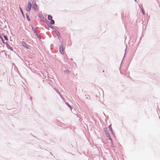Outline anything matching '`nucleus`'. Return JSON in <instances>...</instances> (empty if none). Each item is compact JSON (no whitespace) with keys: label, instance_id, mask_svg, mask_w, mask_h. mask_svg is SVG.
I'll return each instance as SVG.
<instances>
[{"label":"nucleus","instance_id":"obj_14","mask_svg":"<svg viewBox=\"0 0 160 160\" xmlns=\"http://www.w3.org/2000/svg\"><path fill=\"white\" fill-rule=\"evenodd\" d=\"M20 11H21V12L22 15H23V11L22 10V8H21V7H20Z\"/></svg>","mask_w":160,"mask_h":160},{"label":"nucleus","instance_id":"obj_6","mask_svg":"<svg viewBox=\"0 0 160 160\" xmlns=\"http://www.w3.org/2000/svg\"><path fill=\"white\" fill-rule=\"evenodd\" d=\"M108 129H109V130H110V132L112 133V128H111V125H110L108 127Z\"/></svg>","mask_w":160,"mask_h":160},{"label":"nucleus","instance_id":"obj_12","mask_svg":"<svg viewBox=\"0 0 160 160\" xmlns=\"http://www.w3.org/2000/svg\"><path fill=\"white\" fill-rule=\"evenodd\" d=\"M50 23L52 24H54V21L53 20H51L50 22Z\"/></svg>","mask_w":160,"mask_h":160},{"label":"nucleus","instance_id":"obj_15","mask_svg":"<svg viewBox=\"0 0 160 160\" xmlns=\"http://www.w3.org/2000/svg\"><path fill=\"white\" fill-rule=\"evenodd\" d=\"M4 38H5V39L6 40H8V38H7V36L4 35Z\"/></svg>","mask_w":160,"mask_h":160},{"label":"nucleus","instance_id":"obj_11","mask_svg":"<svg viewBox=\"0 0 160 160\" xmlns=\"http://www.w3.org/2000/svg\"><path fill=\"white\" fill-rule=\"evenodd\" d=\"M66 104L70 108L71 110L72 109V107L68 103H66Z\"/></svg>","mask_w":160,"mask_h":160},{"label":"nucleus","instance_id":"obj_16","mask_svg":"<svg viewBox=\"0 0 160 160\" xmlns=\"http://www.w3.org/2000/svg\"><path fill=\"white\" fill-rule=\"evenodd\" d=\"M0 38L2 39V42H4L3 39L2 38V37H1V36L0 35Z\"/></svg>","mask_w":160,"mask_h":160},{"label":"nucleus","instance_id":"obj_3","mask_svg":"<svg viewBox=\"0 0 160 160\" xmlns=\"http://www.w3.org/2000/svg\"><path fill=\"white\" fill-rule=\"evenodd\" d=\"M59 50L62 54H63V45H62V46H61Z\"/></svg>","mask_w":160,"mask_h":160},{"label":"nucleus","instance_id":"obj_1","mask_svg":"<svg viewBox=\"0 0 160 160\" xmlns=\"http://www.w3.org/2000/svg\"><path fill=\"white\" fill-rule=\"evenodd\" d=\"M31 7V4L30 2H28V3L26 7V9L28 11H29L30 10Z\"/></svg>","mask_w":160,"mask_h":160},{"label":"nucleus","instance_id":"obj_5","mask_svg":"<svg viewBox=\"0 0 160 160\" xmlns=\"http://www.w3.org/2000/svg\"><path fill=\"white\" fill-rule=\"evenodd\" d=\"M106 134L107 137L109 138V139L111 141L112 143V140L109 133H107V132H106Z\"/></svg>","mask_w":160,"mask_h":160},{"label":"nucleus","instance_id":"obj_4","mask_svg":"<svg viewBox=\"0 0 160 160\" xmlns=\"http://www.w3.org/2000/svg\"><path fill=\"white\" fill-rule=\"evenodd\" d=\"M32 8L36 10L38 9V5L36 4L35 3L34 5L32 6Z\"/></svg>","mask_w":160,"mask_h":160},{"label":"nucleus","instance_id":"obj_10","mask_svg":"<svg viewBox=\"0 0 160 160\" xmlns=\"http://www.w3.org/2000/svg\"><path fill=\"white\" fill-rule=\"evenodd\" d=\"M55 32L57 35L59 37L60 35V33L57 30L55 31Z\"/></svg>","mask_w":160,"mask_h":160},{"label":"nucleus","instance_id":"obj_2","mask_svg":"<svg viewBox=\"0 0 160 160\" xmlns=\"http://www.w3.org/2000/svg\"><path fill=\"white\" fill-rule=\"evenodd\" d=\"M38 17L41 20H43L44 18L43 15L41 13H39L38 14Z\"/></svg>","mask_w":160,"mask_h":160},{"label":"nucleus","instance_id":"obj_9","mask_svg":"<svg viewBox=\"0 0 160 160\" xmlns=\"http://www.w3.org/2000/svg\"><path fill=\"white\" fill-rule=\"evenodd\" d=\"M48 18L49 20H52V17L50 15H49L48 16Z\"/></svg>","mask_w":160,"mask_h":160},{"label":"nucleus","instance_id":"obj_17","mask_svg":"<svg viewBox=\"0 0 160 160\" xmlns=\"http://www.w3.org/2000/svg\"><path fill=\"white\" fill-rule=\"evenodd\" d=\"M142 12L143 13V15H144L145 14V13L143 11V10H142Z\"/></svg>","mask_w":160,"mask_h":160},{"label":"nucleus","instance_id":"obj_7","mask_svg":"<svg viewBox=\"0 0 160 160\" xmlns=\"http://www.w3.org/2000/svg\"><path fill=\"white\" fill-rule=\"evenodd\" d=\"M22 45L25 47L26 48L27 47V45L26 44L23 42H22Z\"/></svg>","mask_w":160,"mask_h":160},{"label":"nucleus","instance_id":"obj_8","mask_svg":"<svg viewBox=\"0 0 160 160\" xmlns=\"http://www.w3.org/2000/svg\"><path fill=\"white\" fill-rule=\"evenodd\" d=\"M7 47L8 49H11L12 51H13V49L9 45H7Z\"/></svg>","mask_w":160,"mask_h":160},{"label":"nucleus","instance_id":"obj_13","mask_svg":"<svg viewBox=\"0 0 160 160\" xmlns=\"http://www.w3.org/2000/svg\"><path fill=\"white\" fill-rule=\"evenodd\" d=\"M26 17H27V18L28 20V21H30V19L29 18V17L27 15Z\"/></svg>","mask_w":160,"mask_h":160}]
</instances>
